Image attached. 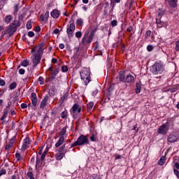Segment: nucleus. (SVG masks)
Returning <instances> with one entry per match:
<instances>
[{
    "instance_id": "obj_20",
    "label": "nucleus",
    "mask_w": 179,
    "mask_h": 179,
    "mask_svg": "<svg viewBox=\"0 0 179 179\" xmlns=\"http://www.w3.org/2000/svg\"><path fill=\"white\" fill-rule=\"evenodd\" d=\"M48 101V96H45L44 97V99L42 100L41 103V106L40 108H44L45 107V106H47V102Z\"/></svg>"
},
{
    "instance_id": "obj_19",
    "label": "nucleus",
    "mask_w": 179,
    "mask_h": 179,
    "mask_svg": "<svg viewBox=\"0 0 179 179\" xmlns=\"http://www.w3.org/2000/svg\"><path fill=\"white\" fill-rule=\"evenodd\" d=\"M31 97L32 104L34 107H36V106H37V95H36V93L33 92L31 95Z\"/></svg>"
},
{
    "instance_id": "obj_26",
    "label": "nucleus",
    "mask_w": 179,
    "mask_h": 179,
    "mask_svg": "<svg viewBox=\"0 0 179 179\" xmlns=\"http://www.w3.org/2000/svg\"><path fill=\"white\" fill-rule=\"evenodd\" d=\"M43 52H44V48L43 47V45H40L38 50H36V52L35 54H39L43 57Z\"/></svg>"
},
{
    "instance_id": "obj_25",
    "label": "nucleus",
    "mask_w": 179,
    "mask_h": 179,
    "mask_svg": "<svg viewBox=\"0 0 179 179\" xmlns=\"http://www.w3.org/2000/svg\"><path fill=\"white\" fill-rule=\"evenodd\" d=\"M12 19H13V16L8 15L5 17L4 22L5 23L9 24L10 22H12Z\"/></svg>"
},
{
    "instance_id": "obj_35",
    "label": "nucleus",
    "mask_w": 179,
    "mask_h": 179,
    "mask_svg": "<svg viewBox=\"0 0 179 179\" xmlns=\"http://www.w3.org/2000/svg\"><path fill=\"white\" fill-rule=\"evenodd\" d=\"M110 6H112L110 10L109 11V15H113V11L114 10V6H115V4L114 3H110Z\"/></svg>"
},
{
    "instance_id": "obj_28",
    "label": "nucleus",
    "mask_w": 179,
    "mask_h": 179,
    "mask_svg": "<svg viewBox=\"0 0 179 179\" xmlns=\"http://www.w3.org/2000/svg\"><path fill=\"white\" fill-rule=\"evenodd\" d=\"M9 110H8V109H4L3 110V114L1 116V117L0 118L1 121H3V120H5L6 118V115H8V112Z\"/></svg>"
},
{
    "instance_id": "obj_24",
    "label": "nucleus",
    "mask_w": 179,
    "mask_h": 179,
    "mask_svg": "<svg viewBox=\"0 0 179 179\" xmlns=\"http://www.w3.org/2000/svg\"><path fill=\"white\" fill-rule=\"evenodd\" d=\"M68 96H69V93L66 92L61 98L59 100V102L62 104L65 100H68Z\"/></svg>"
},
{
    "instance_id": "obj_11",
    "label": "nucleus",
    "mask_w": 179,
    "mask_h": 179,
    "mask_svg": "<svg viewBox=\"0 0 179 179\" xmlns=\"http://www.w3.org/2000/svg\"><path fill=\"white\" fill-rule=\"evenodd\" d=\"M80 111H82V108H80V106L78 103L74 104L70 110L71 114L73 115L75 114H79Z\"/></svg>"
},
{
    "instance_id": "obj_53",
    "label": "nucleus",
    "mask_w": 179,
    "mask_h": 179,
    "mask_svg": "<svg viewBox=\"0 0 179 179\" xmlns=\"http://www.w3.org/2000/svg\"><path fill=\"white\" fill-rule=\"evenodd\" d=\"M45 19H46V21L48 20V16H50V12L47 11L45 13Z\"/></svg>"
},
{
    "instance_id": "obj_16",
    "label": "nucleus",
    "mask_w": 179,
    "mask_h": 179,
    "mask_svg": "<svg viewBox=\"0 0 179 179\" xmlns=\"http://www.w3.org/2000/svg\"><path fill=\"white\" fill-rule=\"evenodd\" d=\"M169 5L170 8H177V2L178 0H165Z\"/></svg>"
},
{
    "instance_id": "obj_38",
    "label": "nucleus",
    "mask_w": 179,
    "mask_h": 179,
    "mask_svg": "<svg viewBox=\"0 0 179 179\" xmlns=\"http://www.w3.org/2000/svg\"><path fill=\"white\" fill-rule=\"evenodd\" d=\"M127 31L128 33H135V32L134 31V27H129L127 29Z\"/></svg>"
},
{
    "instance_id": "obj_18",
    "label": "nucleus",
    "mask_w": 179,
    "mask_h": 179,
    "mask_svg": "<svg viewBox=\"0 0 179 179\" xmlns=\"http://www.w3.org/2000/svg\"><path fill=\"white\" fill-rule=\"evenodd\" d=\"M59 72V69H55L53 71L51 72L50 77L49 78V79H50V80H54V79H55V77L57 76Z\"/></svg>"
},
{
    "instance_id": "obj_40",
    "label": "nucleus",
    "mask_w": 179,
    "mask_h": 179,
    "mask_svg": "<svg viewBox=\"0 0 179 179\" xmlns=\"http://www.w3.org/2000/svg\"><path fill=\"white\" fill-rule=\"evenodd\" d=\"M175 45H176L175 47L176 51H179V41L175 43Z\"/></svg>"
},
{
    "instance_id": "obj_44",
    "label": "nucleus",
    "mask_w": 179,
    "mask_h": 179,
    "mask_svg": "<svg viewBox=\"0 0 179 179\" xmlns=\"http://www.w3.org/2000/svg\"><path fill=\"white\" fill-rule=\"evenodd\" d=\"M150 34H152V31L150 30L147 31L145 33V38L150 37Z\"/></svg>"
},
{
    "instance_id": "obj_2",
    "label": "nucleus",
    "mask_w": 179,
    "mask_h": 179,
    "mask_svg": "<svg viewBox=\"0 0 179 179\" xmlns=\"http://www.w3.org/2000/svg\"><path fill=\"white\" fill-rule=\"evenodd\" d=\"M150 71L154 73V75H162V73H163V71H164V68L162 64L157 62L152 66Z\"/></svg>"
},
{
    "instance_id": "obj_31",
    "label": "nucleus",
    "mask_w": 179,
    "mask_h": 179,
    "mask_svg": "<svg viewBox=\"0 0 179 179\" xmlns=\"http://www.w3.org/2000/svg\"><path fill=\"white\" fill-rule=\"evenodd\" d=\"M77 26L79 27H82L83 26V20L82 19H78L76 22Z\"/></svg>"
},
{
    "instance_id": "obj_33",
    "label": "nucleus",
    "mask_w": 179,
    "mask_h": 179,
    "mask_svg": "<svg viewBox=\"0 0 179 179\" xmlns=\"http://www.w3.org/2000/svg\"><path fill=\"white\" fill-rule=\"evenodd\" d=\"M108 6H110V4L108 3V1H106L105 2V7H104V11H103V13H104V15H107V8L108 7Z\"/></svg>"
},
{
    "instance_id": "obj_52",
    "label": "nucleus",
    "mask_w": 179,
    "mask_h": 179,
    "mask_svg": "<svg viewBox=\"0 0 179 179\" xmlns=\"http://www.w3.org/2000/svg\"><path fill=\"white\" fill-rule=\"evenodd\" d=\"M27 29H31V22H30L29 21L27 22Z\"/></svg>"
},
{
    "instance_id": "obj_58",
    "label": "nucleus",
    "mask_w": 179,
    "mask_h": 179,
    "mask_svg": "<svg viewBox=\"0 0 179 179\" xmlns=\"http://www.w3.org/2000/svg\"><path fill=\"white\" fill-rule=\"evenodd\" d=\"M90 139L92 142H95L96 141V136L94 135H92L91 137H90Z\"/></svg>"
},
{
    "instance_id": "obj_50",
    "label": "nucleus",
    "mask_w": 179,
    "mask_h": 179,
    "mask_svg": "<svg viewBox=\"0 0 179 179\" xmlns=\"http://www.w3.org/2000/svg\"><path fill=\"white\" fill-rule=\"evenodd\" d=\"M14 9H15V11H14V13H17V11L19 10V5L17 4L14 6Z\"/></svg>"
},
{
    "instance_id": "obj_13",
    "label": "nucleus",
    "mask_w": 179,
    "mask_h": 179,
    "mask_svg": "<svg viewBox=\"0 0 179 179\" xmlns=\"http://www.w3.org/2000/svg\"><path fill=\"white\" fill-rule=\"evenodd\" d=\"M47 153H48V150H46L42 154L41 159L38 158H36V168L41 167V165H40V162H43V160H44V159H45V156H47Z\"/></svg>"
},
{
    "instance_id": "obj_47",
    "label": "nucleus",
    "mask_w": 179,
    "mask_h": 179,
    "mask_svg": "<svg viewBox=\"0 0 179 179\" xmlns=\"http://www.w3.org/2000/svg\"><path fill=\"white\" fill-rule=\"evenodd\" d=\"M62 72H68V66H63L62 67Z\"/></svg>"
},
{
    "instance_id": "obj_55",
    "label": "nucleus",
    "mask_w": 179,
    "mask_h": 179,
    "mask_svg": "<svg viewBox=\"0 0 179 179\" xmlns=\"http://www.w3.org/2000/svg\"><path fill=\"white\" fill-rule=\"evenodd\" d=\"M28 36L29 37H34V32L33 31L28 32Z\"/></svg>"
},
{
    "instance_id": "obj_59",
    "label": "nucleus",
    "mask_w": 179,
    "mask_h": 179,
    "mask_svg": "<svg viewBox=\"0 0 179 179\" xmlns=\"http://www.w3.org/2000/svg\"><path fill=\"white\" fill-rule=\"evenodd\" d=\"M59 47L61 50H64V48H65V45H64V43H60Z\"/></svg>"
},
{
    "instance_id": "obj_49",
    "label": "nucleus",
    "mask_w": 179,
    "mask_h": 179,
    "mask_svg": "<svg viewBox=\"0 0 179 179\" xmlns=\"http://www.w3.org/2000/svg\"><path fill=\"white\" fill-rule=\"evenodd\" d=\"M147 50H148V51H149V52L153 51V45H149L147 47Z\"/></svg>"
},
{
    "instance_id": "obj_46",
    "label": "nucleus",
    "mask_w": 179,
    "mask_h": 179,
    "mask_svg": "<svg viewBox=\"0 0 179 179\" xmlns=\"http://www.w3.org/2000/svg\"><path fill=\"white\" fill-rule=\"evenodd\" d=\"M24 16H26V14L23 13L21 14L18 16V20L20 22V20H23V17H24Z\"/></svg>"
},
{
    "instance_id": "obj_15",
    "label": "nucleus",
    "mask_w": 179,
    "mask_h": 179,
    "mask_svg": "<svg viewBox=\"0 0 179 179\" xmlns=\"http://www.w3.org/2000/svg\"><path fill=\"white\" fill-rule=\"evenodd\" d=\"M126 82L127 83H130L131 85H133V83H135V78L134 76H131V74H128L126 77Z\"/></svg>"
},
{
    "instance_id": "obj_4",
    "label": "nucleus",
    "mask_w": 179,
    "mask_h": 179,
    "mask_svg": "<svg viewBox=\"0 0 179 179\" xmlns=\"http://www.w3.org/2000/svg\"><path fill=\"white\" fill-rule=\"evenodd\" d=\"M80 76L85 85H87L90 82V71L87 69L80 72Z\"/></svg>"
},
{
    "instance_id": "obj_51",
    "label": "nucleus",
    "mask_w": 179,
    "mask_h": 179,
    "mask_svg": "<svg viewBox=\"0 0 179 179\" xmlns=\"http://www.w3.org/2000/svg\"><path fill=\"white\" fill-rule=\"evenodd\" d=\"M90 179H100V176L94 174Z\"/></svg>"
},
{
    "instance_id": "obj_42",
    "label": "nucleus",
    "mask_w": 179,
    "mask_h": 179,
    "mask_svg": "<svg viewBox=\"0 0 179 179\" xmlns=\"http://www.w3.org/2000/svg\"><path fill=\"white\" fill-rule=\"evenodd\" d=\"M5 174H6V169H2L0 171V177H1V176L5 175Z\"/></svg>"
},
{
    "instance_id": "obj_27",
    "label": "nucleus",
    "mask_w": 179,
    "mask_h": 179,
    "mask_svg": "<svg viewBox=\"0 0 179 179\" xmlns=\"http://www.w3.org/2000/svg\"><path fill=\"white\" fill-rule=\"evenodd\" d=\"M93 106H94V103L93 102H90L87 105V112L90 113L92 111V109L93 108Z\"/></svg>"
},
{
    "instance_id": "obj_36",
    "label": "nucleus",
    "mask_w": 179,
    "mask_h": 179,
    "mask_svg": "<svg viewBox=\"0 0 179 179\" xmlns=\"http://www.w3.org/2000/svg\"><path fill=\"white\" fill-rule=\"evenodd\" d=\"M22 66H29V61L24 60L21 63Z\"/></svg>"
},
{
    "instance_id": "obj_54",
    "label": "nucleus",
    "mask_w": 179,
    "mask_h": 179,
    "mask_svg": "<svg viewBox=\"0 0 179 179\" xmlns=\"http://www.w3.org/2000/svg\"><path fill=\"white\" fill-rule=\"evenodd\" d=\"M5 85H6L5 80L0 78V86H5Z\"/></svg>"
},
{
    "instance_id": "obj_1",
    "label": "nucleus",
    "mask_w": 179,
    "mask_h": 179,
    "mask_svg": "<svg viewBox=\"0 0 179 179\" xmlns=\"http://www.w3.org/2000/svg\"><path fill=\"white\" fill-rule=\"evenodd\" d=\"M83 145H89V138L85 135H80L76 141L71 144V148H75V146H83Z\"/></svg>"
},
{
    "instance_id": "obj_63",
    "label": "nucleus",
    "mask_w": 179,
    "mask_h": 179,
    "mask_svg": "<svg viewBox=\"0 0 179 179\" xmlns=\"http://www.w3.org/2000/svg\"><path fill=\"white\" fill-rule=\"evenodd\" d=\"M52 64H57L58 62V60L55 58L52 59Z\"/></svg>"
},
{
    "instance_id": "obj_22",
    "label": "nucleus",
    "mask_w": 179,
    "mask_h": 179,
    "mask_svg": "<svg viewBox=\"0 0 179 179\" xmlns=\"http://www.w3.org/2000/svg\"><path fill=\"white\" fill-rule=\"evenodd\" d=\"M119 80L120 82H125V71L119 72Z\"/></svg>"
},
{
    "instance_id": "obj_10",
    "label": "nucleus",
    "mask_w": 179,
    "mask_h": 179,
    "mask_svg": "<svg viewBox=\"0 0 179 179\" xmlns=\"http://www.w3.org/2000/svg\"><path fill=\"white\" fill-rule=\"evenodd\" d=\"M74 20H73V22L70 24V25L66 29V33L69 35V37H72L73 36V31H75V23Z\"/></svg>"
},
{
    "instance_id": "obj_21",
    "label": "nucleus",
    "mask_w": 179,
    "mask_h": 179,
    "mask_svg": "<svg viewBox=\"0 0 179 179\" xmlns=\"http://www.w3.org/2000/svg\"><path fill=\"white\" fill-rule=\"evenodd\" d=\"M13 143H15V138L10 140L9 143L5 147L6 150H9L13 146Z\"/></svg>"
},
{
    "instance_id": "obj_48",
    "label": "nucleus",
    "mask_w": 179,
    "mask_h": 179,
    "mask_svg": "<svg viewBox=\"0 0 179 179\" xmlns=\"http://www.w3.org/2000/svg\"><path fill=\"white\" fill-rule=\"evenodd\" d=\"M38 80H39V82H41L40 85H44V78L41 76V77H39Z\"/></svg>"
},
{
    "instance_id": "obj_62",
    "label": "nucleus",
    "mask_w": 179,
    "mask_h": 179,
    "mask_svg": "<svg viewBox=\"0 0 179 179\" xmlns=\"http://www.w3.org/2000/svg\"><path fill=\"white\" fill-rule=\"evenodd\" d=\"M21 108H27V104L22 103L21 104Z\"/></svg>"
},
{
    "instance_id": "obj_64",
    "label": "nucleus",
    "mask_w": 179,
    "mask_h": 179,
    "mask_svg": "<svg viewBox=\"0 0 179 179\" xmlns=\"http://www.w3.org/2000/svg\"><path fill=\"white\" fill-rule=\"evenodd\" d=\"M115 159V160H118V159H121V155H116Z\"/></svg>"
},
{
    "instance_id": "obj_61",
    "label": "nucleus",
    "mask_w": 179,
    "mask_h": 179,
    "mask_svg": "<svg viewBox=\"0 0 179 179\" xmlns=\"http://www.w3.org/2000/svg\"><path fill=\"white\" fill-rule=\"evenodd\" d=\"M136 93H141V87L137 86V88L136 89Z\"/></svg>"
},
{
    "instance_id": "obj_29",
    "label": "nucleus",
    "mask_w": 179,
    "mask_h": 179,
    "mask_svg": "<svg viewBox=\"0 0 179 179\" xmlns=\"http://www.w3.org/2000/svg\"><path fill=\"white\" fill-rule=\"evenodd\" d=\"M164 163H166V157H162L160 158V159L158 162V164L159 166H163V164H164Z\"/></svg>"
},
{
    "instance_id": "obj_30",
    "label": "nucleus",
    "mask_w": 179,
    "mask_h": 179,
    "mask_svg": "<svg viewBox=\"0 0 179 179\" xmlns=\"http://www.w3.org/2000/svg\"><path fill=\"white\" fill-rule=\"evenodd\" d=\"M61 117L63 120H65V118H67L68 117V110H64L62 113Z\"/></svg>"
},
{
    "instance_id": "obj_5",
    "label": "nucleus",
    "mask_w": 179,
    "mask_h": 179,
    "mask_svg": "<svg viewBox=\"0 0 179 179\" xmlns=\"http://www.w3.org/2000/svg\"><path fill=\"white\" fill-rule=\"evenodd\" d=\"M65 134H66V127H64L63 129H62L59 133V138L58 142L55 144L56 148H59V146L64 143V141H65L64 135H65Z\"/></svg>"
},
{
    "instance_id": "obj_37",
    "label": "nucleus",
    "mask_w": 179,
    "mask_h": 179,
    "mask_svg": "<svg viewBox=\"0 0 179 179\" xmlns=\"http://www.w3.org/2000/svg\"><path fill=\"white\" fill-rule=\"evenodd\" d=\"M110 24L113 27L117 26V24H118V22L116 20H113V21H111Z\"/></svg>"
},
{
    "instance_id": "obj_8",
    "label": "nucleus",
    "mask_w": 179,
    "mask_h": 179,
    "mask_svg": "<svg viewBox=\"0 0 179 179\" xmlns=\"http://www.w3.org/2000/svg\"><path fill=\"white\" fill-rule=\"evenodd\" d=\"M66 144H64L59 148V155H57V160H61L66 153Z\"/></svg>"
},
{
    "instance_id": "obj_9",
    "label": "nucleus",
    "mask_w": 179,
    "mask_h": 179,
    "mask_svg": "<svg viewBox=\"0 0 179 179\" xmlns=\"http://www.w3.org/2000/svg\"><path fill=\"white\" fill-rule=\"evenodd\" d=\"M43 56L40 55V54H34L32 55V64H33V68H36L38 64H40V62L41 61V57Z\"/></svg>"
},
{
    "instance_id": "obj_7",
    "label": "nucleus",
    "mask_w": 179,
    "mask_h": 179,
    "mask_svg": "<svg viewBox=\"0 0 179 179\" xmlns=\"http://www.w3.org/2000/svg\"><path fill=\"white\" fill-rule=\"evenodd\" d=\"M169 125H170V123L166 122L160 126L157 130L158 134L161 135H166L167 132H169Z\"/></svg>"
},
{
    "instance_id": "obj_14",
    "label": "nucleus",
    "mask_w": 179,
    "mask_h": 179,
    "mask_svg": "<svg viewBox=\"0 0 179 179\" xmlns=\"http://www.w3.org/2000/svg\"><path fill=\"white\" fill-rule=\"evenodd\" d=\"M178 141V137L174 134H169L168 137V141L170 143H174V142H177Z\"/></svg>"
},
{
    "instance_id": "obj_45",
    "label": "nucleus",
    "mask_w": 179,
    "mask_h": 179,
    "mask_svg": "<svg viewBox=\"0 0 179 179\" xmlns=\"http://www.w3.org/2000/svg\"><path fill=\"white\" fill-rule=\"evenodd\" d=\"M40 17H41V20L42 22H47V18H45V17L44 15L41 14V16H40Z\"/></svg>"
},
{
    "instance_id": "obj_41",
    "label": "nucleus",
    "mask_w": 179,
    "mask_h": 179,
    "mask_svg": "<svg viewBox=\"0 0 179 179\" xmlns=\"http://www.w3.org/2000/svg\"><path fill=\"white\" fill-rule=\"evenodd\" d=\"M15 159H17V160H22V156H20V154L17 152L15 154Z\"/></svg>"
},
{
    "instance_id": "obj_32",
    "label": "nucleus",
    "mask_w": 179,
    "mask_h": 179,
    "mask_svg": "<svg viewBox=\"0 0 179 179\" xmlns=\"http://www.w3.org/2000/svg\"><path fill=\"white\" fill-rule=\"evenodd\" d=\"M17 85L16 84V83H13L11 84H10L9 87H10V90H13V89H16V86Z\"/></svg>"
},
{
    "instance_id": "obj_60",
    "label": "nucleus",
    "mask_w": 179,
    "mask_h": 179,
    "mask_svg": "<svg viewBox=\"0 0 179 179\" xmlns=\"http://www.w3.org/2000/svg\"><path fill=\"white\" fill-rule=\"evenodd\" d=\"M134 34V32H131L129 34V41H131V40H132V35Z\"/></svg>"
},
{
    "instance_id": "obj_12",
    "label": "nucleus",
    "mask_w": 179,
    "mask_h": 179,
    "mask_svg": "<svg viewBox=\"0 0 179 179\" xmlns=\"http://www.w3.org/2000/svg\"><path fill=\"white\" fill-rule=\"evenodd\" d=\"M28 148H30V138L27 137L24 140L21 150L24 152Z\"/></svg>"
},
{
    "instance_id": "obj_17",
    "label": "nucleus",
    "mask_w": 179,
    "mask_h": 179,
    "mask_svg": "<svg viewBox=\"0 0 179 179\" xmlns=\"http://www.w3.org/2000/svg\"><path fill=\"white\" fill-rule=\"evenodd\" d=\"M10 25L13 27H15V29L17 30L18 27H20V26L22 25V22H20L19 20H15Z\"/></svg>"
},
{
    "instance_id": "obj_34",
    "label": "nucleus",
    "mask_w": 179,
    "mask_h": 179,
    "mask_svg": "<svg viewBox=\"0 0 179 179\" xmlns=\"http://www.w3.org/2000/svg\"><path fill=\"white\" fill-rule=\"evenodd\" d=\"M27 177H29V179H34V174H33L32 172L29 171L27 173Z\"/></svg>"
},
{
    "instance_id": "obj_23",
    "label": "nucleus",
    "mask_w": 179,
    "mask_h": 179,
    "mask_svg": "<svg viewBox=\"0 0 179 179\" xmlns=\"http://www.w3.org/2000/svg\"><path fill=\"white\" fill-rule=\"evenodd\" d=\"M51 16L54 17V19H58L59 17V11L57 10H53L51 13Z\"/></svg>"
},
{
    "instance_id": "obj_56",
    "label": "nucleus",
    "mask_w": 179,
    "mask_h": 179,
    "mask_svg": "<svg viewBox=\"0 0 179 179\" xmlns=\"http://www.w3.org/2000/svg\"><path fill=\"white\" fill-rule=\"evenodd\" d=\"M24 69H20V70H19V73L20 74V75H24Z\"/></svg>"
},
{
    "instance_id": "obj_43",
    "label": "nucleus",
    "mask_w": 179,
    "mask_h": 179,
    "mask_svg": "<svg viewBox=\"0 0 179 179\" xmlns=\"http://www.w3.org/2000/svg\"><path fill=\"white\" fill-rule=\"evenodd\" d=\"M157 27H163V24H162V21L157 20Z\"/></svg>"
},
{
    "instance_id": "obj_6",
    "label": "nucleus",
    "mask_w": 179,
    "mask_h": 179,
    "mask_svg": "<svg viewBox=\"0 0 179 179\" xmlns=\"http://www.w3.org/2000/svg\"><path fill=\"white\" fill-rule=\"evenodd\" d=\"M17 30V29H16V27H13L12 25L10 24L8 26V27L7 28V29L6 30V31L2 32L1 38H3V37L6 36V34L8 36V37H12V36H13V34H15V33H16Z\"/></svg>"
},
{
    "instance_id": "obj_39",
    "label": "nucleus",
    "mask_w": 179,
    "mask_h": 179,
    "mask_svg": "<svg viewBox=\"0 0 179 179\" xmlns=\"http://www.w3.org/2000/svg\"><path fill=\"white\" fill-rule=\"evenodd\" d=\"M76 37H77V38H80V37H82V31H77L76 33Z\"/></svg>"
},
{
    "instance_id": "obj_57",
    "label": "nucleus",
    "mask_w": 179,
    "mask_h": 179,
    "mask_svg": "<svg viewBox=\"0 0 179 179\" xmlns=\"http://www.w3.org/2000/svg\"><path fill=\"white\" fill-rule=\"evenodd\" d=\"M59 33V29H55L54 31H53V34H58Z\"/></svg>"
},
{
    "instance_id": "obj_3",
    "label": "nucleus",
    "mask_w": 179,
    "mask_h": 179,
    "mask_svg": "<svg viewBox=\"0 0 179 179\" xmlns=\"http://www.w3.org/2000/svg\"><path fill=\"white\" fill-rule=\"evenodd\" d=\"M94 31H96V29L92 31L90 36L89 33L85 34L81 42L83 45H86V44H90V43L93 41V37H94Z\"/></svg>"
}]
</instances>
